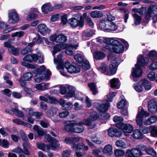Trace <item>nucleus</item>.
Returning <instances> with one entry per match:
<instances>
[{
  "label": "nucleus",
  "mask_w": 157,
  "mask_h": 157,
  "mask_svg": "<svg viewBox=\"0 0 157 157\" xmlns=\"http://www.w3.org/2000/svg\"><path fill=\"white\" fill-rule=\"evenodd\" d=\"M127 105V102L125 100H122L117 104V107L119 109H122Z\"/></svg>",
  "instance_id": "6e6d98bb"
},
{
  "label": "nucleus",
  "mask_w": 157,
  "mask_h": 157,
  "mask_svg": "<svg viewBox=\"0 0 157 157\" xmlns=\"http://www.w3.org/2000/svg\"><path fill=\"white\" fill-rule=\"evenodd\" d=\"M118 43L110 45V47L107 48L111 52L118 54L122 53L124 49L123 45L120 41L123 43L126 47L128 46V44L126 41L123 39L118 38Z\"/></svg>",
  "instance_id": "0eeeda50"
},
{
  "label": "nucleus",
  "mask_w": 157,
  "mask_h": 157,
  "mask_svg": "<svg viewBox=\"0 0 157 157\" xmlns=\"http://www.w3.org/2000/svg\"><path fill=\"white\" fill-rule=\"evenodd\" d=\"M78 46V44H77L69 45V47H67V48L66 50V53L70 56L73 55L74 53L73 52V48L76 49Z\"/></svg>",
  "instance_id": "bb28decb"
},
{
  "label": "nucleus",
  "mask_w": 157,
  "mask_h": 157,
  "mask_svg": "<svg viewBox=\"0 0 157 157\" xmlns=\"http://www.w3.org/2000/svg\"><path fill=\"white\" fill-rule=\"evenodd\" d=\"M62 54H59L57 57L56 59L54 58V63L57 64L56 67L57 68L61 69V70L59 71L61 74L64 76L67 77L66 73H65L63 71V69L64 67V64L62 59Z\"/></svg>",
  "instance_id": "1a4fd4ad"
},
{
  "label": "nucleus",
  "mask_w": 157,
  "mask_h": 157,
  "mask_svg": "<svg viewBox=\"0 0 157 157\" xmlns=\"http://www.w3.org/2000/svg\"><path fill=\"white\" fill-rule=\"evenodd\" d=\"M108 135L111 137H120L122 135L121 132L116 128H110L108 130Z\"/></svg>",
  "instance_id": "a211bd4d"
},
{
  "label": "nucleus",
  "mask_w": 157,
  "mask_h": 157,
  "mask_svg": "<svg viewBox=\"0 0 157 157\" xmlns=\"http://www.w3.org/2000/svg\"><path fill=\"white\" fill-rule=\"evenodd\" d=\"M114 154L116 156H123L124 152V151L120 149H116L114 151Z\"/></svg>",
  "instance_id": "bf43d9fd"
},
{
  "label": "nucleus",
  "mask_w": 157,
  "mask_h": 157,
  "mask_svg": "<svg viewBox=\"0 0 157 157\" xmlns=\"http://www.w3.org/2000/svg\"><path fill=\"white\" fill-rule=\"evenodd\" d=\"M46 137L48 141L50 144L45 145L43 143L37 144L36 145L38 148L44 151H48L50 150V148L53 150L59 149L61 148L60 144L58 143V140L48 134L46 135Z\"/></svg>",
  "instance_id": "20e7f679"
},
{
  "label": "nucleus",
  "mask_w": 157,
  "mask_h": 157,
  "mask_svg": "<svg viewBox=\"0 0 157 157\" xmlns=\"http://www.w3.org/2000/svg\"><path fill=\"white\" fill-rule=\"evenodd\" d=\"M107 23L105 20L103 19L99 23V26L100 29L103 30L105 32L107 31L108 28H106V24L105 23Z\"/></svg>",
  "instance_id": "a18cd8bd"
},
{
  "label": "nucleus",
  "mask_w": 157,
  "mask_h": 157,
  "mask_svg": "<svg viewBox=\"0 0 157 157\" xmlns=\"http://www.w3.org/2000/svg\"><path fill=\"white\" fill-rule=\"evenodd\" d=\"M53 10V8L49 3H45L41 7L42 11L44 14L48 13V12L52 10Z\"/></svg>",
  "instance_id": "393cba45"
},
{
  "label": "nucleus",
  "mask_w": 157,
  "mask_h": 157,
  "mask_svg": "<svg viewBox=\"0 0 157 157\" xmlns=\"http://www.w3.org/2000/svg\"><path fill=\"white\" fill-rule=\"evenodd\" d=\"M156 78L155 73L154 72H151L147 75V78L151 81L155 80Z\"/></svg>",
  "instance_id": "4d7b16f0"
},
{
  "label": "nucleus",
  "mask_w": 157,
  "mask_h": 157,
  "mask_svg": "<svg viewBox=\"0 0 157 157\" xmlns=\"http://www.w3.org/2000/svg\"><path fill=\"white\" fill-rule=\"evenodd\" d=\"M142 155V152L138 148H133L131 150H128L126 152V155L128 157H139Z\"/></svg>",
  "instance_id": "ddd939ff"
},
{
  "label": "nucleus",
  "mask_w": 157,
  "mask_h": 157,
  "mask_svg": "<svg viewBox=\"0 0 157 157\" xmlns=\"http://www.w3.org/2000/svg\"><path fill=\"white\" fill-rule=\"evenodd\" d=\"M69 114V112L68 111H64L60 113L59 114V117L61 118H65L67 117Z\"/></svg>",
  "instance_id": "774afa93"
},
{
  "label": "nucleus",
  "mask_w": 157,
  "mask_h": 157,
  "mask_svg": "<svg viewBox=\"0 0 157 157\" xmlns=\"http://www.w3.org/2000/svg\"><path fill=\"white\" fill-rule=\"evenodd\" d=\"M149 61L147 57H144L141 55L138 56L137 63L135 67L132 68V76L134 78L133 81L134 82L137 81V78L140 76L142 74V70L140 67H142L147 64Z\"/></svg>",
  "instance_id": "f03ea898"
},
{
  "label": "nucleus",
  "mask_w": 157,
  "mask_h": 157,
  "mask_svg": "<svg viewBox=\"0 0 157 157\" xmlns=\"http://www.w3.org/2000/svg\"><path fill=\"white\" fill-rule=\"evenodd\" d=\"M73 106V105L72 103L67 102L63 105L62 108L64 110H69L72 108Z\"/></svg>",
  "instance_id": "13d9d810"
},
{
  "label": "nucleus",
  "mask_w": 157,
  "mask_h": 157,
  "mask_svg": "<svg viewBox=\"0 0 157 157\" xmlns=\"http://www.w3.org/2000/svg\"><path fill=\"white\" fill-rule=\"evenodd\" d=\"M84 128L83 126L79 122L78 123H74V127L73 132L80 133L84 131Z\"/></svg>",
  "instance_id": "4be33fe9"
},
{
  "label": "nucleus",
  "mask_w": 157,
  "mask_h": 157,
  "mask_svg": "<svg viewBox=\"0 0 157 157\" xmlns=\"http://www.w3.org/2000/svg\"><path fill=\"white\" fill-rule=\"evenodd\" d=\"M64 67L68 72L70 73H77L80 71V69L79 67L72 65L68 62H65L64 63Z\"/></svg>",
  "instance_id": "9b49d317"
},
{
  "label": "nucleus",
  "mask_w": 157,
  "mask_h": 157,
  "mask_svg": "<svg viewBox=\"0 0 157 157\" xmlns=\"http://www.w3.org/2000/svg\"><path fill=\"white\" fill-rule=\"evenodd\" d=\"M50 40L52 41L63 43L66 41L67 38L63 34L54 35L51 37Z\"/></svg>",
  "instance_id": "2eb2a0df"
},
{
  "label": "nucleus",
  "mask_w": 157,
  "mask_h": 157,
  "mask_svg": "<svg viewBox=\"0 0 157 157\" xmlns=\"http://www.w3.org/2000/svg\"><path fill=\"white\" fill-rule=\"evenodd\" d=\"M157 121V117L155 116H153L149 117L147 120L145 121L144 123L146 125H150L155 123Z\"/></svg>",
  "instance_id": "72a5a7b5"
},
{
  "label": "nucleus",
  "mask_w": 157,
  "mask_h": 157,
  "mask_svg": "<svg viewBox=\"0 0 157 157\" xmlns=\"http://www.w3.org/2000/svg\"><path fill=\"white\" fill-rule=\"evenodd\" d=\"M88 86L90 90L92 92V94L95 95L98 93V90L95 84L94 83H91L88 84Z\"/></svg>",
  "instance_id": "a19ab883"
},
{
  "label": "nucleus",
  "mask_w": 157,
  "mask_h": 157,
  "mask_svg": "<svg viewBox=\"0 0 157 157\" xmlns=\"http://www.w3.org/2000/svg\"><path fill=\"white\" fill-rule=\"evenodd\" d=\"M9 52L14 55H17L19 53V49L15 48L13 46L8 49Z\"/></svg>",
  "instance_id": "de8ad7c7"
},
{
  "label": "nucleus",
  "mask_w": 157,
  "mask_h": 157,
  "mask_svg": "<svg viewBox=\"0 0 157 157\" xmlns=\"http://www.w3.org/2000/svg\"><path fill=\"white\" fill-rule=\"evenodd\" d=\"M103 153L111 155L113 153V147L111 145L107 144L106 145L103 149Z\"/></svg>",
  "instance_id": "c85d7f7f"
},
{
  "label": "nucleus",
  "mask_w": 157,
  "mask_h": 157,
  "mask_svg": "<svg viewBox=\"0 0 157 157\" xmlns=\"http://www.w3.org/2000/svg\"><path fill=\"white\" fill-rule=\"evenodd\" d=\"M153 101H149L148 104V109L149 111L152 113L155 111L157 112V106L155 105V103Z\"/></svg>",
  "instance_id": "473e14b6"
},
{
  "label": "nucleus",
  "mask_w": 157,
  "mask_h": 157,
  "mask_svg": "<svg viewBox=\"0 0 157 157\" xmlns=\"http://www.w3.org/2000/svg\"><path fill=\"white\" fill-rule=\"evenodd\" d=\"M116 94V93L114 92L111 94L110 93L107 95L108 99L104 100L102 104L95 103V106L97 109L100 112H106L108 109L109 106V101L112 102V99Z\"/></svg>",
  "instance_id": "423d86ee"
},
{
  "label": "nucleus",
  "mask_w": 157,
  "mask_h": 157,
  "mask_svg": "<svg viewBox=\"0 0 157 157\" xmlns=\"http://www.w3.org/2000/svg\"><path fill=\"white\" fill-rule=\"evenodd\" d=\"M24 32L22 31L17 32L13 33L11 35V36L12 37H21L24 36Z\"/></svg>",
  "instance_id": "864d4df0"
},
{
  "label": "nucleus",
  "mask_w": 157,
  "mask_h": 157,
  "mask_svg": "<svg viewBox=\"0 0 157 157\" xmlns=\"http://www.w3.org/2000/svg\"><path fill=\"white\" fill-rule=\"evenodd\" d=\"M22 109L23 110L24 113L27 112L28 111V114L30 117L33 116L35 112L34 111V109L32 108H29L26 109L22 108Z\"/></svg>",
  "instance_id": "09e8293b"
},
{
  "label": "nucleus",
  "mask_w": 157,
  "mask_h": 157,
  "mask_svg": "<svg viewBox=\"0 0 157 157\" xmlns=\"http://www.w3.org/2000/svg\"><path fill=\"white\" fill-rule=\"evenodd\" d=\"M98 118V116L96 112H93L91 113L90 117V119L92 121L96 120Z\"/></svg>",
  "instance_id": "680f3d73"
},
{
  "label": "nucleus",
  "mask_w": 157,
  "mask_h": 157,
  "mask_svg": "<svg viewBox=\"0 0 157 157\" xmlns=\"http://www.w3.org/2000/svg\"><path fill=\"white\" fill-rule=\"evenodd\" d=\"M74 59L78 65L84 60L83 55L82 54H77L74 56Z\"/></svg>",
  "instance_id": "ea45409f"
},
{
  "label": "nucleus",
  "mask_w": 157,
  "mask_h": 157,
  "mask_svg": "<svg viewBox=\"0 0 157 157\" xmlns=\"http://www.w3.org/2000/svg\"><path fill=\"white\" fill-rule=\"evenodd\" d=\"M46 69L45 66L43 65L33 71V73L36 74L34 76V80L35 82H39L43 79L46 80L49 79L51 75V73L48 69L45 71Z\"/></svg>",
  "instance_id": "39448f33"
},
{
  "label": "nucleus",
  "mask_w": 157,
  "mask_h": 157,
  "mask_svg": "<svg viewBox=\"0 0 157 157\" xmlns=\"http://www.w3.org/2000/svg\"><path fill=\"white\" fill-rule=\"evenodd\" d=\"M132 15L134 18V24L136 25H139L140 23L141 19V17L136 13H135Z\"/></svg>",
  "instance_id": "79ce46f5"
},
{
  "label": "nucleus",
  "mask_w": 157,
  "mask_h": 157,
  "mask_svg": "<svg viewBox=\"0 0 157 157\" xmlns=\"http://www.w3.org/2000/svg\"><path fill=\"white\" fill-rule=\"evenodd\" d=\"M110 86L112 88L118 89L119 87V80L117 78H114L110 81Z\"/></svg>",
  "instance_id": "cd10ccee"
},
{
  "label": "nucleus",
  "mask_w": 157,
  "mask_h": 157,
  "mask_svg": "<svg viewBox=\"0 0 157 157\" xmlns=\"http://www.w3.org/2000/svg\"><path fill=\"white\" fill-rule=\"evenodd\" d=\"M40 124L43 127L47 128L50 125L48 122L43 120L40 121Z\"/></svg>",
  "instance_id": "338daca9"
},
{
  "label": "nucleus",
  "mask_w": 157,
  "mask_h": 157,
  "mask_svg": "<svg viewBox=\"0 0 157 157\" xmlns=\"http://www.w3.org/2000/svg\"><path fill=\"white\" fill-rule=\"evenodd\" d=\"M139 84H141L143 87H144L146 90H149L151 88V83L147 80L143 79L139 82Z\"/></svg>",
  "instance_id": "7c9ffc66"
},
{
  "label": "nucleus",
  "mask_w": 157,
  "mask_h": 157,
  "mask_svg": "<svg viewBox=\"0 0 157 157\" xmlns=\"http://www.w3.org/2000/svg\"><path fill=\"white\" fill-rule=\"evenodd\" d=\"M5 112L9 114L12 115L15 114L17 117H22L24 116L23 113L21 111L19 110L17 108H12L11 109H6Z\"/></svg>",
  "instance_id": "f3484780"
},
{
  "label": "nucleus",
  "mask_w": 157,
  "mask_h": 157,
  "mask_svg": "<svg viewBox=\"0 0 157 157\" xmlns=\"http://www.w3.org/2000/svg\"><path fill=\"white\" fill-rule=\"evenodd\" d=\"M115 144L117 147H122L124 148H126L127 147V145L125 143L121 140L117 141L116 142Z\"/></svg>",
  "instance_id": "8fccbe9b"
},
{
  "label": "nucleus",
  "mask_w": 157,
  "mask_h": 157,
  "mask_svg": "<svg viewBox=\"0 0 157 157\" xmlns=\"http://www.w3.org/2000/svg\"><path fill=\"white\" fill-rule=\"evenodd\" d=\"M118 38H105L104 40V43L107 44L105 45V48L108 49L107 47H110V45L115 44L116 43H118Z\"/></svg>",
  "instance_id": "6ab92c4d"
},
{
  "label": "nucleus",
  "mask_w": 157,
  "mask_h": 157,
  "mask_svg": "<svg viewBox=\"0 0 157 157\" xmlns=\"http://www.w3.org/2000/svg\"><path fill=\"white\" fill-rule=\"evenodd\" d=\"M32 52V49L31 48L26 47L21 50V53L22 55H25Z\"/></svg>",
  "instance_id": "052dcab7"
},
{
  "label": "nucleus",
  "mask_w": 157,
  "mask_h": 157,
  "mask_svg": "<svg viewBox=\"0 0 157 157\" xmlns=\"http://www.w3.org/2000/svg\"><path fill=\"white\" fill-rule=\"evenodd\" d=\"M33 76V75L31 73L28 72L24 74L22 77H21V78L25 81H29Z\"/></svg>",
  "instance_id": "37998d69"
},
{
  "label": "nucleus",
  "mask_w": 157,
  "mask_h": 157,
  "mask_svg": "<svg viewBox=\"0 0 157 157\" xmlns=\"http://www.w3.org/2000/svg\"><path fill=\"white\" fill-rule=\"evenodd\" d=\"M90 16L93 18H100L103 15L102 13L97 10L92 11L90 13Z\"/></svg>",
  "instance_id": "c9c22d12"
},
{
  "label": "nucleus",
  "mask_w": 157,
  "mask_h": 157,
  "mask_svg": "<svg viewBox=\"0 0 157 157\" xmlns=\"http://www.w3.org/2000/svg\"><path fill=\"white\" fill-rule=\"evenodd\" d=\"M73 150L75 151H78L79 150L84 148L86 151L89 149L88 147L87 146H85L83 143H79L77 145H74L72 147Z\"/></svg>",
  "instance_id": "a878e982"
},
{
  "label": "nucleus",
  "mask_w": 157,
  "mask_h": 157,
  "mask_svg": "<svg viewBox=\"0 0 157 157\" xmlns=\"http://www.w3.org/2000/svg\"><path fill=\"white\" fill-rule=\"evenodd\" d=\"M23 146L24 153H20L19 155V157H26L25 154L28 155H30V153L25 147V144H23Z\"/></svg>",
  "instance_id": "5fc2aeb1"
},
{
  "label": "nucleus",
  "mask_w": 157,
  "mask_h": 157,
  "mask_svg": "<svg viewBox=\"0 0 157 157\" xmlns=\"http://www.w3.org/2000/svg\"><path fill=\"white\" fill-rule=\"evenodd\" d=\"M146 152L147 154L154 157L156 156L157 155L156 152L152 148L147 147L146 150Z\"/></svg>",
  "instance_id": "3c124183"
},
{
  "label": "nucleus",
  "mask_w": 157,
  "mask_h": 157,
  "mask_svg": "<svg viewBox=\"0 0 157 157\" xmlns=\"http://www.w3.org/2000/svg\"><path fill=\"white\" fill-rule=\"evenodd\" d=\"M37 17V15L36 14L34 13H31L28 15L27 19L28 21H31L36 18Z\"/></svg>",
  "instance_id": "0e129e2a"
},
{
  "label": "nucleus",
  "mask_w": 157,
  "mask_h": 157,
  "mask_svg": "<svg viewBox=\"0 0 157 157\" xmlns=\"http://www.w3.org/2000/svg\"><path fill=\"white\" fill-rule=\"evenodd\" d=\"M69 45L68 44H57L53 47V50L52 53L53 55H55L57 52H59L61 48L66 49Z\"/></svg>",
  "instance_id": "412c9836"
},
{
  "label": "nucleus",
  "mask_w": 157,
  "mask_h": 157,
  "mask_svg": "<svg viewBox=\"0 0 157 157\" xmlns=\"http://www.w3.org/2000/svg\"><path fill=\"white\" fill-rule=\"evenodd\" d=\"M109 28H108V30L107 32H109L110 31L116 30L117 28V25L113 22H110L108 24Z\"/></svg>",
  "instance_id": "49530a36"
},
{
  "label": "nucleus",
  "mask_w": 157,
  "mask_h": 157,
  "mask_svg": "<svg viewBox=\"0 0 157 157\" xmlns=\"http://www.w3.org/2000/svg\"><path fill=\"white\" fill-rule=\"evenodd\" d=\"M23 62H22V65L28 68L34 69L37 67L36 65H33L25 62L29 63L36 62L37 60L39 63H41L44 62L43 55L41 52L39 51L36 54H29L23 58Z\"/></svg>",
  "instance_id": "f257e3e1"
},
{
  "label": "nucleus",
  "mask_w": 157,
  "mask_h": 157,
  "mask_svg": "<svg viewBox=\"0 0 157 157\" xmlns=\"http://www.w3.org/2000/svg\"><path fill=\"white\" fill-rule=\"evenodd\" d=\"M154 14H157V6L155 4L151 5L149 6L145 15L146 17L148 19Z\"/></svg>",
  "instance_id": "dca6fc26"
},
{
  "label": "nucleus",
  "mask_w": 157,
  "mask_h": 157,
  "mask_svg": "<svg viewBox=\"0 0 157 157\" xmlns=\"http://www.w3.org/2000/svg\"><path fill=\"white\" fill-rule=\"evenodd\" d=\"M68 91L64 95V98H65L69 99L73 97L75 95V88L71 86H68L67 87Z\"/></svg>",
  "instance_id": "5701e85b"
},
{
  "label": "nucleus",
  "mask_w": 157,
  "mask_h": 157,
  "mask_svg": "<svg viewBox=\"0 0 157 157\" xmlns=\"http://www.w3.org/2000/svg\"><path fill=\"white\" fill-rule=\"evenodd\" d=\"M58 109L56 108L52 107L48 111H47L46 113L48 117H52L56 114V113Z\"/></svg>",
  "instance_id": "f704fd0d"
},
{
  "label": "nucleus",
  "mask_w": 157,
  "mask_h": 157,
  "mask_svg": "<svg viewBox=\"0 0 157 157\" xmlns=\"http://www.w3.org/2000/svg\"><path fill=\"white\" fill-rule=\"evenodd\" d=\"M94 31L93 30L87 29L84 30L82 33V39L86 40L89 39L90 37L94 34Z\"/></svg>",
  "instance_id": "aec40b11"
},
{
  "label": "nucleus",
  "mask_w": 157,
  "mask_h": 157,
  "mask_svg": "<svg viewBox=\"0 0 157 157\" xmlns=\"http://www.w3.org/2000/svg\"><path fill=\"white\" fill-rule=\"evenodd\" d=\"M78 65L86 70L89 69L90 67L89 62L86 60H84L82 62L78 64Z\"/></svg>",
  "instance_id": "4c0bfd02"
},
{
  "label": "nucleus",
  "mask_w": 157,
  "mask_h": 157,
  "mask_svg": "<svg viewBox=\"0 0 157 157\" xmlns=\"http://www.w3.org/2000/svg\"><path fill=\"white\" fill-rule=\"evenodd\" d=\"M116 126L121 130L124 133V135L126 136H128V134L131 133L133 130L132 126L128 123H118L116 124Z\"/></svg>",
  "instance_id": "6e6552de"
},
{
  "label": "nucleus",
  "mask_w": 157,
  "mask_h": 157,
  "mask_svg": "<svg viewBox=\"0 0 157 157\" xmlns=\"http://www.w3.org/2000/svg\"><path fill=\"white\" fill-rule=\"evenodd\" d=\"M20 133L22 139L24 141V143L23 144H24L25 146H26L28 144V143L27 141L28 140V138L23 130H20Z\"/></svg>",
  "instance_id": "c03bdc74"
},
{
  "label": "nucleus",
  "mask_w": 157,
  "mask_h": 157,
  "mask_svg": "<svg viewBox=\"0 0 157 157\" xmlns=\"http://www.w3.org/2000/svg\"><path fill=\"white\" fill-rule=\"evenodd\" d=\"M47 95L48 100V102L52 104H55L56 103V102H57V100L56 99H55L54 98H53L52 97L48 95V94L46 95V96H47Z\"/></svg>",
  "instance_id": "69168bd1"
},
{
  "label": "nucleus",
  "mask_w": 157,
  "mask_h": 157,
  "mask_svg": "<svg viewBox=\"0 0 157 157\" xmlns=\"http://www.w3.org/2000/svg\"><path fill=\"white\" fill-rule=\"evenodd\" d=\"M109 60H111V64L109 66V71H107L105 64L103 63L101 64L99 67V70L105 75H110L114 74L116 72L117 68L119 62V59L115 57H111V55H109L108 56Z\"/></svg>",
  "instance_id": "7ed1b4c3"
},
{
  "label": "nucleus",
  "mask_w": 157,
  "mask_h": 157,
  "mask_svg": "<svg viewBox=\"0 0 157 157\" xmlns=\"http://www.w3.org/2000/svg\"><path fill=\"white\" fill-rule=\"evenodd\" d=\"M94 58L97 60H100L103 59L105 56V54L102 52L96 51L93 53Z\"/></svg>",
  "instance_id": "c756f323"
},
{
  "label": "nucleus",
  "mask_w": 157,
  "mask_h": 157,
  "mask_svg": "<svg viewBox=\"0 0 157 157\" xmlns=\"http://www.w3.org/2000/svg\"><path fill=\"white\" fill-rule=\"evenodd\" d=\"M133 87L135 90L138 92H140L143 90V88L141 84H139V82L136 84H135Z\"/></svg>",
  "instance_id": "603ef678"
},
{
  "label": "nucleus",
  "mask_w": 157,
  "mask_h": 157,
  "mask_svg": "<svg viewBox=\"0 0 157 157\" xmlns=\"http://www.w3.org/2000/svg\"><path fill=\"white\" fill-rule=\"evenodd\" d=\"M148 56L152 61L157 60V52L154 50L149 52L148 54Z\"/></svg>",
  "instance_id": "58836bf2"
},
{
  "label": "nucleus",
  "mask_w": 157,
  "mask_h": 157,
  "mask_svg": "<svg viewBox=\"0 0 157 157\" xmlns=\"http://www.w3.org/2000/svg\"><path fill=\"white\" fill-rule=\"evenodd\" d=\"M9 143L7 140L4 139L2 141L0 146L5 148H7L9 147Z\"/></svg>",
  "instance_id": "e2e57ef3"
},
{
  "label": "nucleus",
  "mask_w": 157,
  "mask_h": 157,
  "mask_svg": "<svg viewBox=\"0 0 157 157\" xmlns=\"http://www.w3.org/2000/svg\"><path fill=\"white\" fill-rule=\"evenodd\" d=\"M74 127V123L72 121H68L66 122V125L64 126V129L67 131L73 132Z\"/></svg>",
  "instance_id": "2f4dec72"
},
{
  "label": "nucleus",
  "mask_w": 157,
  "mask_h": 157,
  "mask_svg": "<svg viewBox=\"0 0 157 157\" xmlns=\"http://www.w3.org/2000/svg\"><path fill=\"white\" fill-rule=\"evenodd\" d=\"M9 18L8 22L10 23H15L19 20L18 15L15 10H12L9 12Z\"/></svg>",
  "instance_id": "4468645a"
},
{
  "label": "nucleus",
  "mask_w": 157,
  "mask_h": 157,
  "mask_svg": "<svg viewBox=\"0 0 157 157\" xmlns=\"http://www.w3.org/2000/svg\"><path fill=\"white\" fill-rule=\"evenodd\" d=\"M68 23L73 28H75L78 26L82 27L84 25L83 19L82 17L80 18V20L75 18H71L68 20Z\"/></svg>",
  "instance_id": "f8f14e48"
},
{
  "label": "nucleus",
  "mask_w": 157,
  "mask_h": 157,
  "mask_svg": "<svg viewBox=\"0 0 157 157\" xmlns=\"http://www.w3.org/2000/svg\"><path fill=\"white\" fill-rule=\"evenodd\" d=\"M132 136L133 138L138 139L142 138V134L140 131L136 129L134 131Z\"/></svg>",
  "instance_id": "e433bc0d"
},
{
  "label": "nucleus",
  "mask_w": 157,
  "mask_h": 157,
  "mask_svg": "<svg viewBox=\"0 0 157 157\" xmlns=\"http://www.w3.org/2000/svg\"><path fill=\"white\" fill-rule=\"evenodd\" d=\"M150 114L145 111L143 109H141L140 111L138 112L136 119V122L137 125L140 126L142 125V118L144 117H147L149 116Z\"/></svg>",
  "instance_id": "9d476101"
},
{
  "label": "nucleus",
  "mask_w": 157,
  "mask_h": 157,
  "mask_svg": "<svg viewBox=\"0 0 157 157\" xmlns=\"http://www.w3.org/2000/svg\"><path fill=\"white\" fill-rule=\"evenodd\" d=\"M38 32L43 35L50 32L49 30L44 24L39 25L38 26Z\"/></svg>",
  "instance_id": "b1692460"
}]
</instances>
